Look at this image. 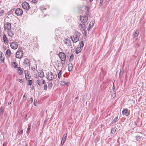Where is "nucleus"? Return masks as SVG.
<instances>
[{
    "label": "nucleus",
    "mask_w": 146,
    "mask_h": 146,
    "mask_svg": "<svg viewBox=\"0 0 146 146\" xmlns=\"http://www.w3.org/2000/svg\"><path fill=\"white\" fill-rule=\"evenodd\" d=\"M11 52L9 49H8L7 50L6 52V54L7 55L8 57H9L11 55Z\"/></svg>",
    "instance_id": "nucleus-21"
},
{
    "label": "nucleus",
    "mask_w": 146,
    "mask_h": 146,
    "mask_svg": "<svg viewBox=\"0 0 146 146\" xmlns=\"http://www.w3.org/2000/svg\"><path fill=\"white\" fill-rule=\"evenodd\" d=\"M14 11V10L13 9H11L10 11L9 12V14H12V13Z\"/></svg>",
    "instance_id": "nucleus-40"
},
{
    "label": "nucleus",
    "mask_w": 146,
    "mask_h": 146,
    "mask_svg": "<svg viewBox=\"0 0 146 146\" xmlns=\"http://www.w3.org/2000/svg\"><path fill=\"white\" fill-rule=\"evenodd\" d=\"M82 49L81 47H78L76 49L75 51V53L76 54H78L81 51Z\"/></svg>",
    "instance_id": "nucleus-18"
},
{
    "label": "nucleus",
    "mask_w": 146,
    "mask_h": 146,
    "mask_svg": "<svg viewBox=\"0 0 146 146\" xmlns=\"http://www.w3.org/2000/svg\"><path fill=\"white\" fill-rule=\"evenodd\" d=\"M31 127V126L30 125H29L26 131V133L28 134L29 133V130L30 129Z\"/></svg>",
    "instance_id": "nucleus-28"
},
{
    "label": "nucleus",
    "mask_w": 146,
    "mask_h": 146,
    "mask_svg": "<svg viewBox=\"0 0 146 146\" xmlns=\"http://www.w3.org/2000/svg\"><path fill=\"white\" fill-rule=\"evenodd\" d=\"M46 78L49 80H51L54 78V75L52 72H48L46 74Z\"/></svg>",
    "instance_id": "nucleus-2"
},
{
    "label": "nucleus",
    "mask_w": 146,
    "mask_h": 146,
    "mask_svg": "<svg viewBox=\"0 0 146 146\" xmlns=\"http://www.w3.org/2000/svg\"><path fill=\"white\" fill-rule=\"evenodd\" d=\"M22 6L23 8L26 10H29L30 8V6L29 4L26 2H24L22 3Z\"/></svg>",
    "instance_id": "nucleus-5"
},
{
    "label": "nucleus",
    "mask_w": 146,
    "mask_h": 146,
    "mask_svg": "<svg viewBox=\"0 0 146 146\" xmlns=\"http://www.w3.org/2000/svg\"><path fill=\"white\" fill-rule=\"evenodd\" d=\"M80 47H81V48H83L84 46V42L83 41H82L81 42V43H80Z\"/></svg>",
    "instance_id": "nucleus-36"
},
{
    "label": "nucleus",
    "mask_w": 146,
    "mask_h": 146,
    "mask_svg": "<svg viewBox=\"0 0 146 146\" xmlns=\"http://www.w3.org/2000/svg\"><path fill=\"white\" fill-rule=\"evenodd\" d=\"M62 71L61 70H60L58 73V78L59 79L60 78V77H61V76L62 74Z\"/></svg>",
    "instance_id": "nucleus-26"
},
{
    "label": "nucleus",
    "mask_w": 146,
    "mask_h": 146,
    "mask_svg": "<svg viewBox=\"0 0 146 146\" xmlns=\"http://www.w3.org/2000/svg\"><path fill=\"white\" fill-rule=\"evenodd\" d=\"M93 0H89V1H90V2H92L93 1Z\"/></svg>",
    "instance_id": "nucleus-56"
},
{
    "label": "nucleus",
    "mask_w": 146,
    "mask_h": 146,
    "mask_svg": "<svg viewBox=\"0 0 146 146\" xmlns=\"http://www.w3.org/2000/svg\"><path fill=\"white\" fill-rule=\"evenodd\" d=\"M12 65L14 66L15 68H16L17 67V63L16 62H13L12 64Z\"/></svg>",
    "instance_id": "nucleus-33"
},
{
    "label": "nucleus",
    "mask_w": 146,
    "mask_h": 146,
    "mask_svg": "<svg viewBox=\"0 0 146 146\" xmlns=\"http://www.w3.org/2000/svg\"><path fill=\"white\" fill-rule=\"evenodd\" d=\"M3 109L2 108H1L0 110V113H3Z\"/></svg>",
    "instance_id": "nucleus-42"
},
{
    "label": "nucleus",
    "mask_w": 146,
    "mask_h": 146,
    "mask_svg": "<svg viewBox=\"0 0 146 146\" xmlns=\"http://www.w3.org/2000/svg\"><path fill=\"white\" fill-rule=\"evenodd\" d=\"M38 85L40 86H42V84L41 82H40L38 80H37L36 81Z\"/></svg>",
    "instance_id": "nucleus-27"
},
{
    "label": "nucleus",
    "mask_w": 146,
    "mask_h": 146,
    "mask_svg": "<svg viewBox=\"0 0 146 146\" xmlns=\"http://www.w3.org/2000/svg\"><path fill=\"white\" fill-rule=\"evenodd\" d=\"M67 137V135L64 134L63 136L62 139L61 141V144L62 145H63Z\"/></svg>",
    "instance_id": "nucleus-13"
},
{
    "label": "nucleus",
    "mask_w": 146,
    "mask_h": 146,
    "mask_svg": "<svg viewBox=\"0 0 146 146\" xmlns=\"http://www.w3.org/2000/svg\"><path fill=\"white\" fill-rule=\"evenodd\" d=\"M80 28L82 30H85V26L83 24H81L80 25Z\"/></svg>",
    "instance_id": "nucleus-22"
},
{
    "label": "nucleus",
    "mask_w": 146,
    "mask_h": 146,
    "mask_svg": "<svg viewBox=\"0 0 146 146\" xmlns=\"http://www.w3.org/2000/svg\"><path fill=\"white\" fill-rule=\"evenodd\" d=\"M116 96L115 91H113L112 92L111 96L114 98Z\"/></svg>",
    "instance_id": "nucleus-32"
},
{
    "label": "nucleus",
    "mask_w": 146,
    "mask_h": 146,
    "mask_svg": "<svg viewBox=\"0 0 146 146\" xmlns=\"http://www.w3.org/2000/svg\"><path fill=\"white\" fill-rule=\"evenodd\" d=\"M64 42L65 44L69 46L71 44V41L69 39L67 38L65 39L64 40Z\"/></svg>",
    "instance_id": "nucleus-14"
},
{
    "label": "nucleus",
    "mask_w": 146,
    "mask_h": 146,
    "mask_svg": "<svg viewBox=\"0 0 146 146\" xmlns=\"http://www.w3.org/2000/svg\"><path fill=\"white\" fill-rule=\"evenodd\" d=\"M14 30L13 29H11L8 30L7 34L8 35V36H9L10 38H12L14 35Z\"/></svg>",
    "instance_id": "nucleus-10"
},
{
    "label": "nucleus",
    "mask_w": 146,
    "mask_h": 146,
    "mask_svg": "<svg viewBox=\"0 0 146 146\" xmlns=\"http://www.w3.org/2000/svg\"><path fill=\"white\" fill-rule=\"evenodd\" d=\"M18 72L19 74V75H21L23 73V71L21 70V68L19 67L17 68Z\"/></svg>",
    "instance_id": "nucleus-20"
},
{
    "label": "nucleus",
    "mask_w": 146,
    "mask_h": 146,
    "mask_svg": "<svg viewBox=\"0 0 146 146\" xmlns=\"http://www.w3.org/2000/svg\"><path fill=\"white\" fill-rule=\"evenodd\" d=\"M15 13L17 15L20 16L22 15L23 11L21 9L17 8L15 10Z\"/></svg>",
    "instance_id": "nucleus-9"
},
{
    "label": "nucleus",
    "mask_w": 146,
    "mask_h": 146,
    "mask_svg": "<svg viewBox=\"0 0 146 146\" xmlns=\"http://www.w3.org/2000/svg\"><path fill=\"white\" fill-rule=\"evenodd\" d=\"M18 80L20 83H22L23 82L22 79H19Z\"/></svg>",
    "instance_id": "nucleus-51"
},
{
    "label": "nucleus",
    "mask_w": 146,
    "mask_h": 146,
    "mask_svg": "<svg viewBox=\"0 0 146 146\" xmlns=\"http://www.w3.org/2000/svg\"><path fill=\"white\" fill-rule=\"evenodd\" d=\"M122 113L123 115H125L126 116H128L129 114V113L127 109H124L123 110Z\"/></svg>",
    "instance_id": "nucleus-12"
},
{
    "label": "nucleus",
    "mask_w": 146,
    "mask_h": 146,
    "mask_svg": "<svg viewBox=\"0 0 146 146\" xmlns=\"http://www.w3.org/2000/svg\"><path fill=\"white\" fill-rule=\"evenodd\" d=\"M41 7H40V9H41V11L44 10H46V9L45 8H44L43 9V10H42V9H41Z\"/></svg>",
    "instance_id": "nucleus-53"
},
{
    "label": "nucleus",
    "mask_w": 146,
    "mask_h": 146,
    "mask_svg": "<svg viewBox=\"0 0 146 146\" xmlns=\"http://www.w3.org/2000/svg\"><path fill=\"white\" fill-rule=\"evenodd\" d=\"M113 91H115L114 85L113 84L112 88Z\"/></svg>",
    "instance_id": "nucleus-45"
},
{
    "label": "nucleus",
    "mask_w": 146,
    "mask_h": 146,
    "mask_svg": "<svg viewBox=\"0 0 146 146\" xmlns=\"http://www.w3.org/2000/svg\"><path fill=\"white\" fill-rule=\"evenodd\" d=\"M139 31L138 30H137L135 32L134 36L135 37H137L138 36V35H139Z\"/></svg>",
    "instance_id": "nucleus-25"
},
{
    "label": "nucleus",
    "mask_w": 146,
    "mask_h": 146,
    "mask_svg": "<svg viewBox=\"0 0 146 146\" xmlns=\"http://www.w3.org/2000/svg\"><path fill=\"white\" fill-rule=\"evenodd\" d=\"M27 146V145H26V146Z\"/></svg>",
    "instance_id": "nucleus-58"
},
{
    "label": "nucleus",
    "mask_w": 146,
    "mask_h": 146,
    "mask_svg": "<svg viewBox=\"0 0 146 146\" xmlns=\"http://www.w3.org/2000/svg\"><path fill=\"white\" fill-rule=\"evenodd\" d=\"M80 35V33L76 32L72 36H71L70 38L74 43H76L79 40Z\"/></svg>",
    "instance_id": "nucleus-1"
},
{
    "label": "nucleus",
    "mask_w": 146,
    "mask_h": 146,
    "mask_svg": "<svg viewBox=\"0 0 146 146\" xmlns=\"http://www.w3.org/2000/svg\"><path fill=\"white\" fill-rule=\"evenodd\" d=\"M104 0H100V5H101L102 3L103 2V1Z\"/></svg>",
    "instance_id": "nucleus-52"
},
{
    "label": "nucleus",
    "mask_w": 146,
    "mask_h": 146,
    "mask_svg": "<svg viewBox=\"0 0 146 146\" xmlns=\"http://www.w3.org/2000/svg\"><path fill=\"white\" fill-rule=\"evenodd\" d=\"M88 14H86L84 16H80V18L81 21L83 23H85L88 20Z\"/></svg>",
    "instance_id": "nucleus-6"
},
{
    "label": "nucleus",
    "mask_w": 146,
    "mask_h": 146,
    "mask_svg": "<svg viewBox=\"0 0 146 146\" xmlns=\"http://www.w3.org/2000/svg\"><path fill=\"white\" fill-rule=\"evenodd\" d=\"M38 74L39 76L41 78L43 77L44 73L43 72H41L40 70L39 72H38Z\"/></svg>",
    "instance_id": "nucleus-19"
},
{
    "label": "nucleus",
    "mask_w": 146,
    "mask_h": 146,
    "mask_svg": "<svg viewBox=\"0 0 146 146\" xmlns=\"http://www.w3.org/2000/svg\"><path fill=\"white\" fill-rule=\"evenodd\" d=\"M4 56L2 52L0 51V60L3 63L4 62Z\"/></svg>",
    "instance_id": "nucleus-11"
},
{
    "label": "nucleus",
    "mask_w": 146,
    "mask_h": 146,
    "mask_svg": "<svg viewBox=\"0 0 146 146\" xmlns=\"http://www.w3.org/2000/svg\"><path fill=\"white\" fill-rule=\"evenodd\" d=\"M48 119L46 118L44 121V123L46 124L48 121Z\"/></svg>",
    "instance_id": "nucleus-46"
},
{
    "label": "nucleus",
    "mask_w": 146,
    "mask_h": 146,
    "mask_svg": "<svg viewBox=\"0 0 146 146\" xmlns=\"http://www.w3.org/2000/svg\"><path fill=\"white\" fill-rule=\"evenodd\" d=\"M52 83H50L48 84V87L49 88H50L52 87Z\"/></svg>",
    "instance_id": "nucleus-39"
},
{
    "label": "nucleus",
    "mask_w": 146,
    "mask_h": 146,
    "mask_svg": "<svg viewBox=\"0 0 146 146\" xmlns=\"http://www.w3.org/2000/svg\"><path fill=\"white\" fill-rule=\"evenodd\" d=\"M86 10H87L88 12V11H89V7L88 6H86Z\"/></svg>",
    "instance_id": "nucleus-48"
},
{
    "label": "nucleus",
    "mask_w": 146,
    "mask_h": 146,
    "mask_svg": "<svg viewBox=\"0 0 146 146\" xmlns=\"http://www.w3.org/2000/svg\"><path fill=\"white\" fill-rule=\"evenodd\" d=\"M3 40L5 44H8V40L7 39V37L5 35H4L3 36Z\"/></svg>",
    "instance_id": "nucleus-16"
},
{
    "label": "nucleus",
    "mask_w": 146,
    "mask_h": 146,
    "mask_svg": "<svg viewBox=\"0 0 146 146\" xmlns=\"http://www.w3.org/2000/svg\"><path fill=\"white\" fill-rule=\"evenodd\" d=\"M18 46V44L16 42H13L11 43L10 46L12 48L16 49L17 48Z\"/></svg>",
    "instance_id": "nucleus-7"
},
{
    "label": "nucleus",
    "mask_w": 146,
    "mask_h": 146,
    "mask_svg": "<svg viewBox=\"0 0 146 146\" xmlns=\"http://www.w3.org/2000/svg\"><path fill=\"white\" fill-rule=\"evenodd\" d=\"M33 103H34V105L35 106H36V104H37V101L36 100H34V102H33Z\"/></svg>",
    "instance_id": "nucleus-43"
},
{
    "label": "nucleus",
    "mask_w": 146,
    "mask_h": 146,
    "mask_svg": "<svg viewBox=\"0 0 146 146\" xmlns=\"http://www.w3.org/2000/svg\"><path fill=\"white\" fill-rule=\"evenodd\" d=\"M62 82L64 84H65V82L64 81H62Z\"/></svg>",
    "instance_id": "nucleus-55"
},
{
    "label": "nucleus",
    "mask_w": 146,
    "mask_h": 146,
    "mask_svg": "<svg viewBox=\"0 0 146 146\" xmlns=\"http://www.w3.org/2000/svg\"><path fill=\"white\" fill-rule=\"evenodd\" d=\"M18 133L19 134L22 135L23 133V130L20 129L18 131Z\"/></svg>",
    "instance_id": "nucleus-35"
},
{
    "label": "nucleus",
    "mask_w": 146,
    "mask_h": 146,
    "mask_svg": "<svg viewBox=\"0 0 146 146\" xmlns=\"http://www.w3.org/2000/svg\"><path fill=\"white\" fill-rule=\"evenodd\" d=\"M28 85L31 86L32 85V80H28Z\"/></svg>",
    "instance_id": "nucleus-38"
},
{
    "label": "nucleus",
    "mask_w": 146,
    "mask_h": 146,
    "mask_svg": "<svg viewBox=\"0 0 146 146\" xmlns=\"http://www.w3.org/2000/svg\"><path fill=\"white\" fill-rule=\"evenodd\" d=\"M23 52L22 50H19L17 52L15 56L17 58L21 59L23 56Z\"/></svg>",
    "instance_id": "nucleus-4"
},
{
    "label": "nucleus",
    "mask_w": 146,
    "mask_h": 146,
    "mask_svg": "<svg viewBox=\"0 0 146 146\" xmlns=\"http://www.w3.org/2000/svg\"><path fill=\"white\" fill-rule=\"evenodd\" d=\"M25 77L26 79L27 80H28L29 79V74H27L26 73L25 74Z\"/></svg>",
    "instance_id": "nucleus-37"
},
{
    "label": "nucleus",
    "mask_w": 146,
    "mask_h": 146,
    "mask_svg": "<svg viewBox=\"0 0 146 146\" xmlns=\"http://www.w3.org/2000/svg\"><path fill=\"white\" fill-rule=\"evenodd\" d=\"M44 89L45 90H47V84L44 85Z\"/></svg>",
    "instance_id": "nucleus-41"
},
{
    "label": "nucleus",
    "mask_w": 146,
    "mask_h": 146,
    "mask_svg": "<svg viewBox=\"0 0 146 146\" xmlns=\"http://www.w3.org/2000/svg\"><path fill=\"white\" fill-rule=\"evenodd\" d=\"M8 104H9H9H10V103H8Z\"/></svg>",
    "instance_id": "nucleus-57"
},
{
    "label": "nucleus",
    "mask_w": 146,
    "mask_h": 146,
    "mask_svg": "<svg viewBox=\"0 0 146 146\" xmlns=\"http://www.w3.org/2000/svg\"><path fill=\"white\" fill-rule=\"evenodd\" d=\"M74 58V55L73 54H72L70 56L69 61H72L73 60Z\"/></svg>",
    "instance_id": "nucleus-31"
},
{
    "label": "nucleus",
    "mask_w": 146,
    "mask_h": 146,
    "mask_svg": "<svg viewBox=\"0 0 146 146\" xmlns=\"http://www.w3.org/2000/svg\"><path fill=\"white\" fill-rule=\"evenodd\" d=\"M24 64L27 66H28L29 64V61L28 59L26 58L24 62Z\"/></svg>",
    "instance_id": "nucleus-15"
},
{
    "label": "nucleus",
    "mask_w": 146,
    "mask_h": 146,
    "mask_svg": "<svg viewBox=\"0 0 146 146\" xmlns=\"http://www.w3.org/2000/svg\"><path fill=\"white\" fill-rule=\"evenodd\" d=\"M123 71L124 70L122 68L120 69L119 74L120 76H122L123 75Z\"/></svg>",
    "instance_id": "nucleus-24"
},
{
    "label": "nucleus",
    "mask_w": 146,
    "mask_h": 146,
    "mask_svg": "<svg viewBox=\"0 0 146 146\" xmlns=\"http://www.w3.org/2000/svg\"><path fill=\"white\" fill-rule=\"evenodd\" d=\"M61 61H65L66 60V57L65 54L62 52H59L58 54Z\"/></svg>",
    "instance_id": "nucleus-3"
},
{
    "label": "nucleus",
    "mask_w": 146,
    "mask_h": 146,
    "mask_svg": "<svg viewBox=\"0 0 146 146\" xmlns=\"http://www.w3.org/2000/svg\"><path fill=\"white\" fill-rule=\"evenodd\" d=\"M5 13V11L3 10H2L0 11V17L2 16Z\"/></svg>",
    "instance_id": "nucleus-29"
},
{
    "label": "nucleus",
    "mask_w": 146,
    "mask_h": 146,
    "mask_svg": "<svg viewBox=\"0 0 146 146\" xmlns=\"http://www.w3.org/2000/svg\"><path fill=\"white\" fill-rule=\"evenodd\" d=\"M117 117H116L114 119L113 121H112V122H111V124H113L114 123H115L117 121Z\"/></svg>",
    "instance_id": "nucleus-34"
},
{
    "label": "nucleus",
    "mask_w": 146,
    "mask_h": 146,
    "mask_svg": "<svg viewBox=\"0 0 146 146\" xmlns=\"http://www.w3.org/2000/svg\"><path fill=\"white\" fill-rule=\"evenodd\" d=\"M94 21H91L90 22V24L89 26V28H92L93 27V25H94Z\"/></svg>",
    "instance_id": "nucleus-23"
},
{
    "label": "nucleus",
    "mask_w": 146,
    "mask_h": 146,
    "mask_svg": "<svg viewBox=\"0 0 146 146\" xmlns=\"http://www.w3.org/2000/svg\"><path fill=\"white\" fill-rule=\"evenodd\" d=\"M136 139L137 140L139 139H140V137L139 136H136Z\"/></svg>",
    "instance_id": "nucleus-47"
},
{
    "label": "nucleus",
    "mask_w": 146,
    "mask_h": 146,
    "mask_svg": "<svg viewBox=\"0 0 146 146\" xmlns=\"http://www.w3.org/2000/svg\"><path fill=\"white\" fill-rule=\"evenodd\" d=\"M29 101H30V102H31V103H32V102L33 101V98H30Z\"/></svg>",
    "instance_id": "nucleus-49"
},
{
    "label": "nucleus",
    "mask_w": 146,
    "mask_h": 146,
    "mask_svg": "<svg viewBox=\"0 0 146 146\" xmlns=\"http://www.w3.org/2000/svg\"><path fill=\"white\" fill-rule=\"evenodd\" d=\"M116 129L115 128H113L111 130V133L113 134H114L116 132Z\"/></svg>",
    "instance_id": "nucleus-30"
},
{
    "label": "nucleus",
    "mask_w": 146,
    "mask_h": 146,
    "mask_svg": "<svg viewBox=\"0 0 146 146\" xmlns=\"http://www.w3.org/2000/svg\"><path fill=\"white\" fill-rule=\"evenodd\" d=\"M72 63H70L68 65V70L69 71H71L72 69Z\"/></svg>",
    "instance_id": "nucleus-17"
},
{
    "label": "nucleus",
    "mask_w": 146,
    "mask_h": 146,
    "mask_svg": "<svg viewBox=\"0 0 146 146\" xmlns=\"http://www.w3.org/2000/svg\"><path fill=\"white\" fill-rule=\"evenodd\" d=\"M42 84H44V85L46 84V82L44 80H43L42 81Z\"/></svg>",
    "instance_id": "nucleus-50"
},
{
    "label": "nucleus",
    "mask_w": 146,
    "mask_h": 146,
    "mask_svg": "<svg viewBox=\"0 0 146 146\" xmlns=\"http://www.w3.org/2000/svg\"><path fill=\"white\" fill-rule=\"evenodd\" d=\"M27 99V97L25 96V95L24 94L23 96V99L25 101Z\"/></svg>",
    "instance_id": "nucleus-44"
},
{
    "label": "nucleus",
    "mask_w": 146,
    "mask_h": 146,
    "mask_svg": "<svg viewBox=\"0 0 146 146\" xmlns=\"http://www.w3.org/2000/svg\"><path fill=\"white\" fill-rule=\"evenodd\" d=\"M6 143L4 142L3 146H5L6 145Z\"/></svg>",
    "instance_id": "nucleus-54"
},
{
    "label": "nucleus",
    "mask_w": 146,
    "mask_h": 146,
    "mask_svg": "<svg viewBox=\"0 0 146 146\" xmlns=\"http://www.w3.org/2000/svg\"><path fill=\"white\" fill-rule=\"evenodd\" d=\"M4 26L5 29L8 31L11 29V24L7 22L5 23Z\"/></svg>",
    "instance_id": "nucleus-8"
}]
</instances>
